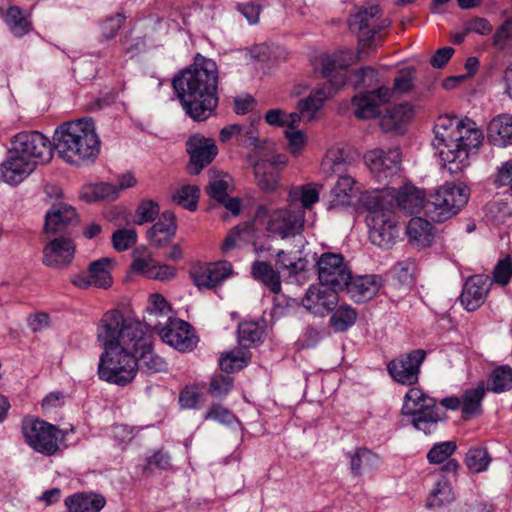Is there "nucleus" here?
<instances>
[{
  "label": "nucleus",
  "mask_w": 512,
  "mask_h": 512,
  "mask_svg": "<svg viewBox=\"0 0 512 512\" xmlns=\"http://www.w3.org/2000/svg\"><path fill=\"white\" fill-rule=\"evenodd\" d=\"M230 185V177L224 173H210V181L207 187L208 195L215 199L216 201H220L225 199L228 196V188Z\"/></svg>",
  "instance_id": "obj_49"
},
{
  "label": "nucleus",
  "mask_w": 512,
  "mask_h": 512,
  "mask_svg": "<svg viewBox=\"0 0 512 512\" xmlns=\"http://www.w3.org/2000/svg\"><path fill=\"white\" fill-rule=\"evenodd\" d=\"M159 214V206L153 201H143L136 210L137 223L143 224L153 221Z\"/></svg>",
  "instance_id": "obj_61"
},
{
  "label": "nucleus",
  "mask_w": 512,
  "mask_h": 512,
  "mask_svg": "<svg viewBox=\"0 0 512 512\" xmlns=\"http://www.w3.org/2000/svg\"><path fill=\"white\" fill-rule=\"evenodd\" d=\"M232 274V265L222 261L208 265H199L190 271L193 283L199 289H211Z\"/></svg>",
  "instance_id": "obj_22"
},
{
  "label": "nucleus",
  "mask_w": 512,
  "mask_h": 512,
  "mask_svg": "<svg viewBox=\"0 0 512 512\" xmlns=\"http://www.w3.org/2000/svg\"><path fill=\"white\" fill-rule=\"evenodd\" d=\"M494 182L498 187H509L512 194V159L502 162L497 168Z\"/></svg>",
  "instance_id": "obj_64"
},
{
  "label": "nucleus",
  "mask_w": 512,
  "mask_h": 512,
  "mask_svg": "<svg viewBox=\"0 0 512 512\" xmlns=\"http://www.w3.org/2000/svg\"><path fill=\"white\" fill-rule=\"evenodd\" d=\"M130 332V319L124 318L120 310L113 309L102 316L97 329V338L104 348L98 364L101 380L125 386L135 378L137 356Z\"/></svg>",
  "instance_id": "obj_1"
},
{
  "label": "nucleus",
  "mask_w": 512,
  "mask_h": 512,
  "mask_svg": "<svg viewBox=\"0 0 512 512\" xmlns=\"http://www.w3.org/2000/svg\"><path fill=\"white\" fill-rule=\"evenodd\" d=\"M173 88L185 112L196 121L206 120L218 104L216 63L197 55L193 65L178 73Z\"/></svg>",
  "instance_id": "obj_3"
},
{
  "label": "nucleus",
  "mask_w": 512,
  "mask_h": 512,
  "mask_svg": "<svg viewBox=\"0 0 512 512\" xmlns=\"http://www.w3.org/2000/svg\"><path fill=\"white\" fill-rule=\"evenodd\" d=\"M347 163L338 150L327 152L321 163V171L326 176L340 175L346 170Z\"/></svg>",
  "instance_id": "obj_50"
},
{
  "label": "nucleus",
  "mask_w": 512,
  "mask_h": 512,
  "mask_svg": "<svg viewBox=\"0 0 512 512\" xmlns=\"http://www.w3.org/2000/svg\"><path fill=\"white\" fill-rule=\"evenodd\" d=\"M233 386V379L230 376L218 375L212 378L209 392L215 397L227 395Z\"/></svg>",
  "instance_id": "obj_58"
},
{
  "label": "nucleus",
  "mask_w": 512,
  "mask_h": 512,
  "mask_svg": "<svg viewBox=\"0 0 512 512\" xmlns=\"http://www.w3.org/2000/svg\"><path fill=\"white\" fill-rule=\"evenodd\" d=\"M319 283L342 291L351 280V269L341 254L325 252L316 262Z\"/></svg>",
  "instance_id": "obj_13"
},
{
  "label": "nucleus",
  "mask_w": 512,
  "mask_h": 512,
  "mask_svg": "<svg viewBox=\"0 0 512 512\" xmlns=\"http://www.w3.org/2000/svg\"><path fill=\"white\" fill-rule=\"evenodd\" d=\"M329 95L330 92H327L325 88H318L312 90L308 97L299 100L297 110L300 112L303 120L307 122L314 120L317 112L322 108Z\"/></svg>",
  "instance_id": "obj_33"
},
{
  "label": "nucleus",
  "mask_w": 512,
  "mask_h": 512,
  "mask_svg": "<svg viewBox=\"0 0 512 512\" xmlns=\"http://www.w3.org/2000/svg\"><path fill=\"white\" fill-rule=\"evenodd\" d=\"M64 503L68 512H100L106 500L100 494L80 492L68 496Z\"/></svg>",
  "instance_id": "obj_28"
},
{
  "label": "nucleus",
  "mask_w": 512,
  "mask_h": 512,
  "mask_svg": "<svg viewBox=\"0 0 512 512\" xmlns=\"http://www.w3.org/2000/svg\"><path fill=\"white\" fill-rule=\"evenodd\" d=\"M392 98V92L387 87L363 92L352 98L353 114L357 119L368 120L380 114V106Z\"/></svg>",
  "instance_id": "obj_15"
},
{
  "label": "nucleus",
  "mask_w": 512,
  "mask_h": 512,
  "mask_svg": "<svg viewBox=\"0 0 512 512\" xmlns=\"http://www.w3.org/2000/svg\"><path fill=\"white\" fill-rule=\"evenodd\" d=\"M491 457L485 448L470 449L465 458L467 468L473 473H480L487 470Z\"/></svg>",
  "instance_id": "obj_48"
},
{
  "label": "nucleus",
  "mask_w": 512,
  "mask_h": 512,
  "mask_svg": "<svg viewBox=\"0 0 512 512\" xmlns=\"http://www.w3.org/2000/svg\"><path fill=\"white\" fill-rule=\"evenodd\" d=\"M78 222L75 208L65 202H56L45 214L44 233L56 235Z\"/></svg>",
  "instance_id": "obj_20"
},
{
  "label": "nucleus",
  "mask_w": 512,
  "mask_h": 512,
  "mask_svg": "<svg viewBox=\"0 0 512 512\" xmlns=\"http://www.w3.org/2000/svg\"><path fill=\"white\" fill-rule=\"evenodd\" d=\"M456 443L454 441H445L436 443L427 453V459L431 464L444 463L455 452Z\"/></svg>",
  "instance_id": "obj_53"
},
{
  "label": "nucleus",
  "mask_w": 512,
  "mask_h": 512,
  "mask_svg": "<svg viewBox=\"0 0 512 512\" xmlns=\"http://www.w3.org/2000/svg\"><path fill=\"white\" fill-rule=\"evenodd\" d=\"M512 276V260L509 256L500 260L494 268L493 279L500 285H506Z\"/></svg>",
  "instance_id": "obj_60"
},
{
  "label": "nucleus",
  "mask_w": 512,
  "mask_h": 512,
  "mask_svg": "<svg viewBox=\"0 0 512 512\" xmlns=\"http://www.w3.org/2000/svg\"><path fill=\"white\" fill-rule=\"evenodd\" d=\"M36 168V165L21 155L9 150L7 159L0 165L2 179L11 185H16L27 178Z\"/></svg>",
  "instance_id": "obj_24"
},
{
  "label": "nucleus",
  "mask_w": 512,
  "mask_h": 512,
  "mask_svg": "<svg viewBox=\"0 0 512 512\" xmlns=\"http://www.w3.org/2000/svg\"><path fill=\"white\" fill-rule=\"evenodd\" d=\"M263 334V328L254 321H244L238 326V341L244 349H247L251 344L260 342Z\"/></svg>",
  "instance_id": "obj_46"
},
{
  "label": "nucleus",
  "mask_w": 512,
  "mask_h": 512,
  "mask_svg": "<svg viewBox=\"0 0 512 512\" xmlns=\"http://www.w3.org/2000/svg\"><path fill=\"white\" fill-rule=\"evenodd\" d=\"M74 254L75 245L70 238L55 237L43 248V264L50 268L62 269L72 262Z\"/></svg>",
  "instance_id": "obj_19"
},
{
  "label": "nucleus",
  "mask_w": 512,
  "mask_h": 512,
  "mask_svg": "<svg viewBox=\"0 0 512 512\" xmlns=\"http://www.w3.org/2000/svg\"><path fill=\"white\" fill-rule=\"evenodd\" d=\"M409 240L421 247L429 246L432 241V225L429 221L421 218H412L407 226Z\"/></svg>",
  "instance_id": "obj_35"
},
{
  "label": "nucleus",
  "mask_w": 512,
  "mask_h": 512,
  "mask_svg": "<svg viewBox=\"0 0 512 512\" xmlns=\"http://www.w3.org/2000/svg\"><path fill=\"white\" fill-rule=\"evenodd\" d=\"M252 275L255 279L263 282L271 292L275 294L280 292V276L269 263L255 261L252 265Z\"/></svg>",
  "instance_id": "obj_42"
},
{
  "label": "nucleus",
  "mask_w": 512,
  "mask_h": 512,
  "mask_svg": "<svg viewBox=\"0 0 512 512\" xmlns=\"http://www.w3.org/2000/svg\"><path fill=\"white\" fill-rule=\"evenodd\" d=\"M512 42V19L505 20L493 35L492 43L500 50H505Z\"/></svg>",
  "instance_id": "obj_57"
},
{
  "label": "nucleus",
  "mask_w": 512,
  "mask_h": 512,
  "mask_svg": "<svg viewBox=\"0 0 512 512\" xmlns=\"http://www.w3.org/2000/svg\"><path fill=\"white\" fill-rule=\"evenodd\" d=\"M512 388V368L501 365L495 368L488 380V389L500 393Z\"/></svg>",
  "instance_id": "obj_45"
},
{
  "label": "nucleus",
  "mask_w": 512,
  "mask_h": 512,
  "mask_svg": "<svg viewBox=\"0 0 512 512\" xmlns=\"http://www.w3.org/2000/svg\"><path fill=\"white\" fill-rule=\"evenodd\" d=\"M332 312L330 325L336 332L348 330L355 323L357 318L356 311L348 305H341L338 308L335 307Z\"/></svg>",
  "instance_id": "obj_44"
},
{
  "label": "nucleus",
  "mask_w": 512,
  "mask_h": 512,
  "mask_svg": "<svg viewBox=\"0 0 512 512\" xmlns=\"http://www.w3.org/2000/svg\"><path fill=\"white\" fill-rule=\"evenodd\" d=\"M368 210L366 222L371 242L382 248H389L397 237L394 209L406 214L425 210V195L413 185L406 184L398 190L385 188L382 191L364 194L361 197Z\"/></svg>",
  "instance_id": "obj_2"
},
{
  "label": "nucleus",
  "mask_w": 512,
  "mask_h": 512,
  "mask_svg": "<svg viewBox=\"0 0 512 512\" xmlns=\"http://www.w3.org/2000/svg\"><path fill=\"white\" fill-rule=\"evenodd\" d=\"M338 290L321 283L311 285L302 299V305L311 313L325 316L332 312L338 303Z\"/></svg>",
  "instance_id": "obj_16"
},
{
  "label": "nucleus",
  "mask_w": 512,
  "mask_h": 512,
  "mask_svg": "<svg viewBox=\"0 0 512 512\" xmlns=\"http://www.w3.org/2000/svg\"><path fill=\"white\" fill-rule=\"evenodd\" d=\"M378 72L372 67H363L356 74L355 88H371L377 83Z\"/></svg>",
  "instance_id": "obj_62"
},
{
  "label": "nucleus",
  "mask_w": 512,
  "mask_h": 512,
  "mask_svg": "<svg viewBox=\"0 0 512 512\" xmlns=\"http://www.w3.org/2000/svg\"><path fill=\"white\" fill-rule=\"evenodd\" d=\"M22 433L28 445L45 456L56 454L59 450L58 441L64 437L57 426L34 417L23 419Z\"/></svg>",
  "instance_id": "obj_10"
},
{
  "label": "nucleus",
  "mask_w": 512,
  "mask_h": 512,
  "mask_svg": "<svg viewBox=\"0 0 512 512\" xmlns=\"http://www.w3.org/2000/svg\"><path fill=\"white\" fill-rule=\"evenodd\" d=\"M237 144L243 147H260V139L258 138V131L254 122L241 125V131L237 136Z\"/></svg>",
  "instance_id": "obj_56"
},
{
  "label": "nucleus",
  "mask_w": 512,
  "mask_h": 512,
  "mask_svg": "<svg viewBox=\"0 0 512 512\" xmlns=\"http://www.w3.org/2000/svg\"><path fill=\"white\" fill-rule=\"evenodd\" d=\"M176 228L174 213L165 211L161 214L159 220L149 229L148 238L154 246L161 247L167 244L175 235Z\"/></svg>",
  "instance_id": "obj_29"
},
{
  "label": "nucleus",
  "mask_w": 512,
  "mask_h": 512,
  "mask_svg": "<svg viewBox=\"0 0 512 512\" xmlns=\"http://www.w3.org/2000/svg\"><path fill=\"white\" fill-rule=\"evenodd\" d=\"M200 190L195 185H184L173 195V201L178 205L193 211L197 207Z\"/></svg>",
  "instance_id": "obj_51"
},
{
  "label": "nucleus",
  "mask_w": 512,
  "mask_h": 512,
  "mask_svg": "<svg viewBox=\"0 0 512 512\" xmlns=\"http://www.w3.org/2000/svg\"><path fill=\"white\" fill-rule=\"evenodd\" d=\"M250 361V352L243 347L235 348L220 357L219 366L226 373H233L244 368Z\"/></svg>",
  "instance_id": "obj_43"
},
{
  "label": "nucleus",
  "mask_w": 512,
  "mask_h": 512,
  "mask_svg": "<svg viewBox=\"0 0 512 512\" xmlns=\"http://www.w3.org/2000/svg\"><path fill=\"white\" fill-rule=\"evenodd\" d=\"M267 219L266 230L282 239L295 237L304 226L305 212L300 208H286L269 213L265 206H259L255 212V221L263 223Z\"/></svg>",
  "instance_id": "obj_9"
},
{
  "label": "nucleus",
  "mask_w": 512,
  "mask_h": 512,
  "mask_svg": "<svg viewBox=\"0 0 512 512\" xmlns=\"http://www.w3.org/2000/svg\"><path fill=\"white\" fill-rule=\"evenodd\" d=\"M4 21L9 27L11 33L17 37L26 35L32 27V24L24 11L17 6H10L4 15Z\"/></svg>",
  "instance_id": "obj_41"
},
{
  "label": "nucleus",
  "mask_w": 512,
  "mask_h": 512,
  "mask_svg": "<svg viewBox=\"0 0 512 512\" xmlns=\"http://www.w3.org/2000/svg\"><path fill=\"white\" fill-rule=\"evenodd\" d=\"M319 201V190L313 184L293 187L289 192V205L292 208L311 209Z\"/></svg>",
  "instance_id": "obj_34"
},
{
  "label": "nucleus",
  "mask_w": 512,
  "mask_h": 512,
  "mask_svg": "<svg viewBox=\"0 0 512 512\" xmlns=\"http://www.w3.org/2000/svg\"><path fill=\"white\" fill-rule=\"evenodd\" d=\"M487 135L494 144L512 145V115L501 114L494 117L487 127Z\"/></svg>",
  "instance_id": "obj_31"
},
{
  "label": "nucleus",
  "mask_w": 512,
  "mask_h": 512,
  "mask_svg": "<svg viewBox=\"0 0 512 512\" xmlns=\"http://www.w3.org/2000/svg\"><path fill=\"white\" fill-rule=\"evenodd\" d=\"M469 188L465 185H444L426 201L425 214L434 222H444L455 216L468 202Z\"/></svg>",
  "instance_id": "obj_8"
},
{
  "label": "nucleus",
  "mask_w": 512,
  "mask_h": 512,
  "mask_svg": "<svg viewBox=\"0 0 512 512\" xmlns=\"http://www.w3.org/2000/svg\"><path fill=\"white\" fill-rule=\"evenodd\" d=\"M124 22V16L116 14L101 24V36L104 40L114 38Z\"/></svg>",
  "instance_id": "obj_63"
},
{
  "label": "nucleus",
  "mask_w": 512,
  "mask_h": 512,
  "mask_svg": "<svg viewBox=\"0 0 512 512\" xmlns=\"http://www.w3.org/2000/svg\"><path fill=\"white\" fill-rule=\"evenodd\" d=\"M425 358V350H413L391 360L387 364V371L394 381L403 385H413L418 381L420 367Z\"/></svg>",
  "instance_id": "obj_14"
},
{
  "label": "nucleus",
  "mask_w": 512,
  "mask_h": 512,
  "mask_svg": "<svg viewBox=\"0 0 512 512\" xmlns=\"http://www.w3.org/2000/svg\"><path fill=\"white\" fill-rule=\"evenodd\" d=\"M254 228L252 224L245 223L232 229L222 244L223 252L227 253L235 248H240L249 243L254 238Z\"/></svg>",
  "instance_id": "obj_39"
},
{
  "label": "nucleus",
  "mask_w": 512,
  "mask_h": 512,
  "mask_svg": "<svg viewBox=\"0 0 512 512\" xmlns=\"http://www.w3.org/2000/svg\"><path fill=\"white\" fill-rule=\"evenodd\" d=\"M485 395V386L479 382L476 387L466 389L461 395L462 417L464 420L472 419L482 412V400Z\"/></svg>",
  "instance_id": "obj_32"
},
{
  "label": "nucleus",
  "mask_w": 512,
  "mask_h": 512,
  "mask_svg": "<svg viewBox=\"0 0 512 512\" xmlns=\"http://www.w3.org/2000/svg\"><path fill=\"white\" fill-rule=\"evenodd\" d=\"M13 153L31 160L34 165L44 164L52 159V144L38 131L20 132L12 140Z\"/></svg>",
  "instance_id": "obj_12"
},
{
  "label": "nucleus",
  "mask_w": 512,
  "mask_h": 512,
  "mask_svg": "<svg viewBox=\"0 0 512 512\" xmlns=\"http://www.w3.org/2000/svg\"><path fill=\"white\" fill-rule=\"evenodd\" d=\"M413 117V107L404 103L391 107L380 120V127L385 132H402Z\"/></svg>",
  "instance_id": "obj_27"
},
{
  "label": "nucleus",
  "mask_w": 512,
  "mask_h": 512,
  "mask_svg": "<svg viewBox=\"0 0 512 512\" xmlns=\"http://www.w3.org/2000/svg\"><path fill=\"white\" fill-rule=\"evenodd\" d=\"M234 418L232 412L220 404H212L204 414L205 420L218 421L222 424H230L233 422Z\"/></svg>",
  "instance_id": "obj_59"
},
{
  "label": "nucleus",
  "mask_w": 512,
  "mask_h": 512,
  "mask_svg": "<svg viewBox=\"0 0 512 512\" xmlns=\"http://www.w3.org/2000/svg\"><path fill=\"white\" fill-rule=\"evenodd\" d=\"M349 28L358 36L361 48L358 54L353 51H341L333 55H325L321 59L322 75L329 79L331 85L336 89L346 83L347 68L352 65L356 59L361 57L362 53H367L365 49L374 50L372 41L376 38H382L380 32L391 25L387 18H383L379 6L370 4L360 8L355 14L349 18Z\"/></svg>",
  "instance_id": "obj_4"
},
{
  "label": "nucleus",
  "mask_w": 512,
  "mask_h": 512,
  "mask_svg": "<svg viewBox=\"0 0 512 512\" xmlns=\"http://www.w3.org/2000/svg\"><path fill=\"white\" fill-rule=\"evenodd\" d=\"M131 270L134 273L144 275L149 278V274L155 269L156 261L152 258L146 248H137L134 250Z\"/></svg>",
  "instance_id": "obj_47"
},
{
  "label": "nucleus",
  "mask_w": 512,
  "mask_h": 512,
  "mask_svg": "<svg viewBox=\"0 0 512 512\" xmlns=\"http://www.w3.org/2000/svg\"><path fill=\"white\" fill-rule=\"evenodd\" d=\"M277 264L283 268L289 270L291 273H297L304 269L306 262L295 253H286L280 250L277 253Z\"/></svg>",
  "instance_id": "obj_55"
},
{
  "label": "nucleus",
  "mask_w": 512,
  "mask_h": 512,
  "mask_svg": "<svg viewBox=\"0 0 512 512\" xmlns=\"http://www.w3.org/2000/svg\"><path fill=\"white\" fill-rule=\"evenodd\" d=\"M360 193L356 180L349 175H340L331 190L329 209L349 206L352 199Z\"/></svg>",
  "instance_id": "obj_26"
},
{
  "label": "nucleus",
  "mask_w": 512,
  "mask_h": 512,
  "mask_svg": "<svg viewBox=\"0 0 512 512\" xmlns=\"http://www.w3.org/2000/svg\"><path fill=\"white\" fill-rule=\"evenodd\" d=\"M401 413L410 418L415 429L426 435L432 434L442 420L436 400L418 388H411L405 394Z\"/></svg>",
  "instance_id": "obj_7"
},
{
  "label": "nucleus",
  "mask_w": 512,
  "mask_h": 512,
  "mask_svg": "<svg viewBox=\"0 0 512 512\" xmlns=\"http://www.w3.org/2000/svg\"><path fill=\"white\" fill-rule=\"evenodd\" d=\"M118 197V188L111 183L90 184L83 188L81 198L88 203L104 200H115Z\"/></svg>",
  "instance_id": "obj_40"
},
{
  "label": "nucleus",
  "mask_w": 512,
  "mask_h": 512,
  "mask_svg": "<svg viewBox=\"0 0 512 512\" xmlns=\"http://www.w3.org/2000/svg\"><path fill=\"white\" fill-rule=\"evenodd\" d=\"M250 154L248 159L253 165L254 176L259 188L265 192H273L278 188L280 172L274 162L263 160Z\"/></svg>",
  "instance_id": "obj_25"
},
{
  "label": "nucleus",
  "mask_w": 512,
  "mask_h": 512,
  "mask_svg": "<svg viewBox=\"0 0 512 512\" xmlns=\"http://www.w3.org/2000/svg\"><path fill=\"white\" fill-rule=\"evenodd\" d=\"M111 241L116 251H126L137 242V232L134 228L118 229L112 234Z\"/></svg>",
  "instance_id": "obj_52"
},
{
  "label": "nucleus",
  "mask_w": 512,
  "mask_h": 512,
  "mask_svg": "<svg viewBox=\"0 0 512 512\" xmlns=\"http://www.w3.org/2000/svg\"><path fill=\"white\" fill-rule=\"evenodd\" d=\"M112 264L113 260L109 257H104L90 263L88 271L95 287L106 289L111 286L112 277L110 269Z\"/></svg>",
  "instance_id": "obj_38"
},
{
  "label": "nucleus",
  "mask_w": 512,
  "mask_h": 512,
  "mask_svg": "<svg viewBox=\"0 0 512 512\" xmlns=\"http://www.w3.org/2000/svg\"><path fill=\"white\" fill-rule=\"evenodd\" d=\"M349 457L350 468L355 476H360L363 472L375 469L379 465V457L366 448L357 449L354 453L349 454Z\"/></svg>",
  "instance_id": "obj_37"
},
{
  "label": "nucleus",
  "mask_w": 512,
  "mask_h": 512,
  "mask_svg": "<svg viewBox=\"0 0 512 512\" xmlns=\"http://www.w3.org/2000/svg\"><path fill=\"white\" fill-rule=\"evenodd\" d=\"M414 75L415 69L413 67L401 69L394 79L393 88L390 89L392 96L410 91L413 87Z\"/></svg>",
  "instance_id": "obj_54"
},
{
  "label": "nucleus",
  "mask_w": 512,
  "mask_h": 512,
  "mask_svg": "<svg viewBox=\"0 0 512 512\" xmlns=\"http://www.w3.org/2000/svg\"><path fill=\"white\" fill-rule=\"evenodd\" d=\"M159 335L165 343L182 352L192 350L196 344L192 327L181 319L168 318Z\"/></svg>",
  "instance_id": "obj_17"
},
{
  "label": "nucleus",
  "mask_w": 512,
  "mask_h": 512,
  "mask_svg": "<svg viewBox=\"0 0 512 512\" xmlns=\"http://www.w3.org/2000/svg\"><path fill=\"white\" fill-rule=\"evenodd\" d=\"M433 131L432 144L451 174H457L469 165L470 151L477 149L483 139L481 130L473 121L451 116H440Z\"/></svg>",
  "instance_id": "obj_5"
},
{
  "label": "nucleus",
  "mask_w": 512,
  "mask_h": 512,
  "mask_svg": "<svg viewBox=\"0 0 512 512\" xmlns=\"http://www.w3.org/2000/svg\"><path fill=\"white\" fill-rule=\"evenodd\" d=\"M454 493L450 481L446 476L441 478L435 483L434 488L431 490L426 506L429 509L439 508L443 505L449 504L454 500Z\"/></svg>",
  "instance_id": "obj_36"
},
{
  "label": "nucleus",
  "mask_w": 512,
  "mask_h": 512,
  "mask_svg": "<svg viewBox=\"0 0 512 512\" xmlns=\"http://www.w3.org/2000/svg\"><path fill=\"white\" fill-rule=\"evenodd\" d=\"M55 148L68 164H92L100 153V139L91 118L63 123L55 132Z\"/></svg>",
  "instance_id": "obj_6"
},
{
  "label": "nucleus",
  "mask_w": 512,
  "mask_h": 512,
  "mask_svg": "<svg viewBox=\"0 0 512 512\" xmlns=\"http://www.w3.org/2000/svg\"><path fill=\"white\" fill-rule=\"evenodd\" d=\"M492 281L489 276H470L463 285L460 301L467 311L477 310L486 300Z\"/></svg>",
  "instance_id": "obj_21"
},
{
  "label": "nucleus",
  "mask_w": 512,
  "mask_h": 512,
  "mask_svg": "<svg viewBox=\"0 0 512 512\" xmlns=\"http://www.w3.org/2000/svg\"><path fill=\"white\" fill-rule=\"evenodd\" d=\"M365 159L369 164L370 170L379 180H382L394 175L399 170L401 151L399 148H392L387 152L376 149L370 151L365 156Z\"/></svg>",
  "instance_id": "obj_23"
},
{
  "label": "nucleus",
  "mask_w": 512,
  "mask_h": 512,
  "mask_svg": "<svg viewBox=\"0 0 512 512\" xmlns=\"http://www.w3.org/2000/svg\"><path fill=\"white\" fill-rule=\"evenodd\" d=\"M379 282L375 275H364L352 277L349 283L345 285L348 293L356 302H363L371 299L378 291Z\"/></svg>",
  "instance_id": "obj_30"
},
{
  "label": "nucleus",
  "mask_w": 512,
  "mask_h": 512,
  "mask_svg": "<svg viewBox=\"0 0 512 512\" xmlns=\"http://www.w3.org/2000/svg\"><path fill=\"white\" fill-rule=\"evenodd\" d=\"M130 333L133 339L134 354L137 356V369L148 373H158L166 369V362L156 355L152 346V333L141 322L130 319Z\"/></svg>",
  "instance_id": "obj_11"
},
{
  "label": "nucleus",
  "mask_w": 512,
  "mask_h": 512,
  "mask_svg": "<svg viewBox=\"0 0 512 512\" xmlns=\"http://www.w3.org/2000/svg\"><path fill=\"white\" fill-rule=\"evenodd\" d=\"M187 152L190 155V173L199 174L204 166L212 162L218 153L215 141L199 134L193 135L187 141Z\"/></svg>",
  "instance_id": "obj_18"
}]
</instances>
